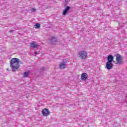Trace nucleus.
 <instances>
[{
  "label": "nucleus",
  "instance_id": "nucleus-11",
  "mask_svg": "<svg viewBox=\"0 0 127 127\" xmlns=\"http://www.w3.org/2000/svg\"><path fill=\"white\" fill-rule=\"evenodd\" d=\"M30 47L32 48H36L37 47V45H36V44H34V43H31Z\"/></svg>",
  "mask_w": 127,
  "mask_h": 127
},
{
  "label": "nucleus",
  "instance_id": "nucleus-9",
  "mask_svg": "<svg viewBox=\"0 0 127 127\" xmlns=\"http://www.w3.org/2000/svg\"><path fill=\"white\" fill-rule=\"evenodd\" d=\"M67 66V64L64 63H62L60 64V69H65Z\"/></svg>",
  "mask_w": 127,
  "mask_h": 127
},
{
  "label": "nucleus",
  "instance_id": "nucleus-2",
  "mask_svg": "<svg viewBox=\"0 0 127 127\" xmlns=\"http://www.w3.org/2000/svg\"><path fill=\"white\" fill-rule=\"evenodd\" d=\"M78 56L81 60H85L87 59V57H88V54L85 51H81L79 52L78 53Z\"/></svg>",
  "mask_w": 127,
  "mask_h": 127
},
{
  "label": "nucleus",
  "instance_id": "nucleus-15",
  "mask_svg": "<svg viewBox=\"0 0 127 127\" xmlns=\"http://www.w3.org/2000/svg\"><path fill=\"white\" fill-rule=\"evenodd\" d=\"M34 54H36V55H37L39 54L38 52H35Z\"/></svg>",
  "mask_w": 127,
  "mask_h": 127
},
{
  "label": "nucleus",
  "instance_id": "nucleus-13",
  "mask_svg": "<svg viewBox=\"0 0 127 127\" xmlns=\"http://www.w3.org/2000/svg\"><path fill=\"white\" fill-rule=\"evenodd\" d=\"M28 76V72H25L24 73V77H26Z\"/></svg>",
  "mask_w": 127,
  "mask_h": 127
},
{
  "label": "nucleus",
  "instance_id": "nucleus-18",
  "mask_svg": "<svg viewBox=\"0 0 127 127\" xmlns=\"http://www.w3.org/2000/svg\"><path fill=\"white\" fill-rule=\"evenodd\" d=\"M9 32H12V30H10Z\"/></svg>",
  "mask_w": 127,
  "mask_h": 127
},
{
  "label": "nucleus",
  "instance_id": "nucleus-6",
  "mask_svg": "<svg viewBox=\"0 0 127 127\" xmlns=\"http://www.w3.org/2000/svg\"><path fill=\"white\" fill-rule=\"evenodd\" d=\"M113 63L107 62L106 63V68L108 70H111L113 68Z\"/></svg>",
  "mask_w": 127,
  "mask_h": 127
},
{
  "label": "nucleus",
  "instance_id": "nucleus-19",
  "mask_svg": "<svg viewBox=\"0 0 127 127\" xmlns=\"http://www.w3.org/2000/svg\"><path fill=\"white\" fill-rule=\"evenodd\" d=\"M7 71H8V68H7Z\"/></svg>",
  "mask_w": 127,
  "mask_h": 127
},
{
  "label": "nucleus",
  "instance_id": "nucleus-1",
  "mask_svg": "<svg viewBox=\"0 0 127 127\" xmlns=\"http://www.w3.org/2000/svg\"><path fill=\"white\" fill-rule=\"evenodd\" d=\"M19 59L14 58L10 61V67H11L12 71L15 72V70H17L19 68Z\"/></svg>",
  "mask_w": 127,
  "mask_h": 127
},
{
  "label": "nucleus",
  "instance_id": "nucleus-14",
  "mask_svg": "<svg viewBox=\"0 0 127 127\" xmlns=\"http://www.w3.org/2000/svg\"><path fill=\"white\" fill-rule=\"evenodd\" d=\"M32 11L33 12H35V11H36V9L34 8H32Z\"/></svg>",
  "mask_w": 127,
  "mask_h": 127
},
{
  "label": "nucleus",
  "instance_id": "nucleus-17",
  "mask_svg": "<svg viewBox=\"0 0 127 127\" xmlns=\"http://www.w3.org/2000/svg\"><path fill=\"white\" fill-rule=\"evenodd\" d=\"M70 0H65V1H66V2H69V1Z\"/></svg>",
  "mask_w": 127,
  "mask_h": 127
},
{
  "label": "nucleus",
  "instance_id": "nucleus-8",
  "mask_svg": "<svg viewBox=\"0 0 127 127\" xmlns=\"http://www.w3.org/2000/svg\"><path fill=\"white\" fill-rule=\"evenodd\" d=\"M50 40V42L52 44H56V42H57V39L54 37H52Z\"/></svg>",
  "mask_w": 127,
  "mask_h": 127
},
{
  "label": "nucleus",
  "instance_id": "nucleus-4",
  "mask_svg": "<svg viewBox=\"0 0 127 127\" xmlns=\"http://www.w3.org/2000/svg\"><path fill=\"white\" fill-rule=\"evenodd\" d=\"M116 61L119 64H121L122 63H123V62H122V56H121L120 55H117Z\"/></svg>",
  "mask_w": 127,
  "mask_h": 127
},
{
  "label": "nucleus",
  "instance_id": "nucleus-7",
  "mask_svg": "<svg viewBox=\"0 0 127 127\" xmlns=\"http://www.w3.org/2000/svg\"><path fill=\"white\" fill-rule=\"evenodd\" d=\"M107 60L108 63H112V61H114V57H113V55H109L107 57Z\"/></svg>",
  "mask_w": 127,
  "mask_h": 127
},
{
  "label": "nucleus",
  "instance_id": "nucleus-3",
  "mask_svg": "<svg viewBox=\"0 0 127 127\" xmlns=\"http://www.w3.org/2000/svg\"><path fill=\"white\" fill-rule=\"evenodd\" d=\"M42 114L44 117H48L50 114V112H49V110H48V109L45 108L42 110Z\"/></svg>",
  "mask_w": 127,
  "mask_h": 127
},
{
  "label": "nucleus",
  "instance_id": "nucleus-12",
  "mask_svg": "<svg viewBox=\"0 0 127 127\" xmlns=\"http://www.w3.org/2000/svg\"><path fill=\"white\" fill-rule=\"evenodd\" d=\"M35 26H36L35 28H37V29L40 28V24H39V23H36V24H35Z\"/></svg>",
  "mask_w": 127,
  "mask_h": 127
},
{
  "label": "nucleus",
  "instance_id": "nucleus-5",
  "mask_svg": "<svg viewBox=\"0 0 127 127\" xmlns=\"http://www.w3.org/2000/svg\"><path fill=\"white\" fill-rule=\"evenodd\" d=\"M88 79V74L86 73H83L81 75V79L82 80H86Z\"/></svg>",
  "mask_w": 127,
  "mask_h": 127
},
{
  "label": "nucleus",
  "instance_id": "nucleus-16",
  "mask_svg": "<svg viewBox=\"0 0 127 127\" xmlns=\"http://www.w3.org/2000/svg\"><path fill=\"white\" fill-rule=\"evenodd\" d=\"M41 70H42V71H44V70H45V68H43L41 69Z\"/></svg>",
  "mask_w": 127,
  "mask_h": 127
},
{
  "label": "nucleus",
  "instance_id": "nucleus-10",
  "mask_svg": "<svg viewBox=\"0 0 127 127\" xmlns=\"http://www.w3.org/2000/svg\"><path fill=\"white\" fill-rule=\"evenodd\" d=\"M69 9H70V6H67L65 9L63 11V15H66Z\"/></svg>",
  "mask_w": 127,
  "mask_h": 127
}]
</instances>
